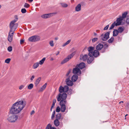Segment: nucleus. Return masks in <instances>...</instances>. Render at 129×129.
<instances>
[{"label":"nucleus","mask_w":129,"mask_h":129,"mask_svg":"<svg viewBox=\"0 0 129 129\" xmlns=\"http://www.w3.org/2000/svg\"><path fill=\"white\" fill-rule=\"evenodd\" d=\"M34 112H35V111H34V110H33V111H32L31 112V113H30V114H31V115H32V114H34Z\"/></svg>","instance_id":"nucleus-57"},{"label":"nucleus","mask_w":129,"mask_h":129,"mask_svg":"<svg viewBox=\"0 0 129 129\" xmlns=\"http://www.w3.org/2000/svg\"><path fill=\"white\" fill-rule=\"evenodd\" d=\"M67 101L63 100H61L59 102V105L60 106L61 111L62 112L65 111L66 109V105L67 104Z\"/></svg>","instance_id":"nucleus-4"},{"label":"nucleus","mask_w":129,"mask_h":129,"mask_svg":"<svg viewBox=\"0 0 129 129\" xmlns=\"http://www.w3.org/2000/svg\"><path fill=\"white\" fill-rule=\"evenodd\" d=\"M39 65V62H37L34 64L33 66V68L34 69H36L37 68Z\"/></svg>","instance_id":"nucleus-27"},{"label":"nucleus","mask_w":129,"mask_h":129,"mask_svg":"<svg viewBox=\"0 0 129 129\" xmlns=\"http://www.w3.org/2000/svg\"><path fill=\"white\" fill-rule=\"evenodd\" d=\"M123 101H120L119 102V103H123Z\"/></svg>","instance_id":"nucleus-64"},{"label":"nucleus","mask_w":129,"mask_h":129,"mask_svg":"<svg viewBox=\"0 0 129 129\" xmlns=\"http://www.w3.org/2000/svg\"><path fill=\"white\" fill-rule=\"evenodd\" d=\"M21 12L22 13H24L26 12V10L24 8L22 9L21 10Z\"/></svg>","instance_id":"nucleus-42"},{"label":"nucleus","mask_w":129,"mask_h":129,"mask_svg":"<svg viewBox=\"0 0 129 129\" xmlns=\"http://www.w3.org/2000/svg\"><path fill=\"white\" fill-rule=\"evenodd\" d=\"M24 87V86L23 85H21L19 86V89L20 90H21Z\"/></svg>","instance_id":"nucleus-48"},{"label":"nucleus","mask_w":129,"mask_h":129,"mask_svg":"<svg viewBox=\"0 0 129 129\" xmlns=\"http://www.w3.org/2000/svg\"><path fill=\"white\" fill-rule=\"evenodd\" d=\"M29 2H30L31 3L32 2L33 0H27Z\"/></svg>","instance_id":"nucleus-60"},{"label":"nucleus","mask_w":129,"mask_h":129,"mask_svg":"<svg viewBox=\"0 0 129 129\" xmlns=\"http://www.w3.org/2000/svg\"><path fill=\"white\" fill-rule=\"evenodd\" d=\"M49 44L51 47H53L54 45L53 41L51 40L49 42Z\"/></svg>","instance_id":"nucleus-36"},{"label":"nucleus","mask_w":129,"mask_h":129,"mask_svg":"<svg viewBox=\"0 0 129 129\" xmlns=\"http://www.w3.org/2000/svg\"><path fill=\"white\" fill-rule=\"evenodd\" d=\"M41 77H39L36 80L35 83V84L36 86H37L41 80Z\"/></svg>","instance_id":"nucleus-23"},{"label":"nucleus","mask_w":129,"mask_h":129,"mask_svg":"<svg viewBox=\"0 0 129 129\" xmlns=\"http://www.w3.org/2000/svg\"><path fill=\"white\" fill-rule=\"evenodd\" d=\"M56 102V100L55 99H54L53 101V102L52 105H55V104Z\"/></svg>","instance_id":"nucleus-51"},{"label":"nucleus","mask_w":129,"mask_h":129,"mask_svg":"<svg viewBox=\"0 0 129 129\" xmlns=\"http://www.w3.org/2000/svg\"><path fill=\"white\" fill-rule=\"evenodd\" d=\"M88 59V55L87 54L83 55L81 54L80 55V59L83 61H85L87 60Z\"/></svg>","instance_id":"nucleus-14"},{"label":"nucleus","mask_w":129,"mask_h":129,"mask_svg":"<svg viewBox=\"0 0 129 129\" xmlns=\"http://www.w3.org/2000/svg\"><path fill=\"white\" fill-rule=\"evenodd\" d=\"M54 124L57 126H58L59 125L60 122L58 120H57V119H56L54 121Z\"/></svg>","instance_id":"nucleus-24"},{"label":"nucleus","mask_w":129,"mask_h":129,"mask_svg":"<svg viewBox=\"0 0 129 129\" xmlns=\"http://www.w3.org/2000/svg\"><path fill=\"white\" fill-rule=\"evenodd\" d=\"M59 51H58L57 52V54H56V55H57L59 54Z\"/></svg>","instance_id":"nucleus-62"},{"label":"nucleus","mask_w":129,"mask_h":129,"mask_svg":"<svg viewBox=\"0 0 129 129\" xmlns=\"http://www.w3.org/2000/svg\"><path fill=\"white\" fill-rule=\"evenodd\" d=\"M71 40H68L67 41L66 43L67 44V45H68V44L71 42Z\"/></svg>","instance_id":"nucleus-52"},{"label":"nucleus","mask_w":129,"mask_h":129,"mask_svg":"<svg viewBox=\"0 0 129 129\" xmlns=\"http://www.w3.org/2000/svg\"><path fill=\"white\" fill-rule=\"evenodd\" d=\"M115 25L116 26V22L115 21L113 23L111 26L109 28V29L111 30L115 26Z\"/></svg>","instance_id":"nucleus-33"},{"label":"nucleus","mask_w":129,"mask_h":129,"mask_svg":"<svg viewBox=\"0 0 129 129\" xmlns=\"http://www.w3.org/2000/svg\"><path fill=\"white\" fill-rule=\"evenodd\" d=\"M14 33L9 31L8 36V40L10 42H11L12 40L13 37Z\"/></svg>","instance_id":"nucleus-12"},{"label":"nucleus","mask_w":129,"mask_h":129,"mask_svg":"<svg viewBox=\"0 0 129 129\" xmlns=\"http://www.w3.org/2000/svg\"><path fill=\"white\" fill-rule=\"evenodd\" d=\"M123 19L122 18V17H121L117 18L116 20L117 22L116 23V26L120 25L121 24V21Z\"/></svg>","instance_id":"nucleus-15"},{"label":"nucleus","mask_w":129,"mask_h":129,"mask_svg":"<svg viewBox=\"0 0 129 129\" xmlns=\"http://www.w3.org/2000/svg\"><path fill=\"white\" fill-rule=\"evenodd\" d=\"M70 71H69L67 74L66 75L67 76H68L69 74L70 73Z\"/></svg>","instance_id":"nucleus-55"},{"label":"nucleus","mask_w":129,"mask_h":129,"mask_svg":"<svg viewBox=\"0 0 129 129\" xmlns=\"http://www.w3.org/2000/svg\"><path fill=\"white\" fill-rule=\"evenodd\" d=\"M54 105H53L52 104V106H51V108L50 110V111H52V109H53V107H54Z\"/></svg>","instance_id":"nucleus-54"},{"label":"nucleus","mask_w":129,"mask_h":129,"mask_svg":"<svg viewBox=\"0 0 129 129\" xmlns=\"http://www.w3.org/2000/svg\"><path fill=\"white\" fill-rule=\"evenodd\" d=\"M66 82L67 85L70 86H72L73 84V83L72 81L70 80L69 78L67 79Z\"/></svg>","instance_id":"nucleus-17"},{"label":"nucleus","mask_w":129,"mask_h":129,"mask_svg":"<svg viewBox=\"0 0 129 129\" xmlns=\"http://www.w3.org/2000/svg\"><path fill=\"white\" fill-rule=\"evenodd\" d=\"M58 96L57 100L58 101H60L61 100L66 101V99L67 97V94L65 93H63L62 94L59 93Z\"/></svg>","instance_id":"nucleus-5"},{"label":"nucleus","mask_w":129,"mask_h":129,"mask_svg":"<svg viewBox=\"0 0 129 129\" xmlns=\"http://www.w3.org/2000/svg\"><path fill=\"white\" fill-rule=\"evenodd\" d=\"M56 110L57 112H59L61 110V108L59 106H58L57 107Z\"/></svg>","instance_id":"nucleus-41"},{"label":"nucleus","mask_w":129,"mask_h":129,"mask_svg":"<svg viewBox=\"0 0 129 129\" xmlns=\"http://www.w3.org/2000/svg\"><path fill=\"white\" fill-rule=\"evenodd\" d=\"M119 32L117 29H114L113 31V36L115 37L117 36Z\"/></svg>","instance_id":"nucleus-25"},{"label":"nucleus","mask_w":129,"mask_h":129,"mask_svg":"<svg viewBox=\"0 0 129 129\" xmlns=\"http://www.w3.org/2000/svg\"><path fill=\"white\" fill-rule=\"evenodd\" d=\"M103 45L101 44L100 43L98 44L96 47V50L98 51L101 50L103 47Z\"/></svg>","instance_id":"nucleus-19"},{"label":"nucleus","mask_w":129,"mask_h":129,"mask_svg":"<svg viewBox=\"0 0 129 129\" xmlns=\"http://www.w3.org/2000/svg\"><path fill=\"white\" fill-rule=\"evenodd\" d=\"M50 129H56L54 127H52V126L51 127V128Z\"/></svg>","instance_id":"nucleus-61"},{"label":"nucleus","mask_w":129,"mask_h":129,"mask_svg":"<svg viewBox=\"0 0 129 129\" xmlns=\"http://www.w3.org/2000/svg\"><path fill=\"white\" fill-rule=\"evenodd\" d=\"M25 102L20 101L14 103L11 108L10 112L13 114H17L19 113L24 107Z\"/></svg>","instance_id":"nucleus-1"},{"label":"nucleus","mask_w":129,"mask_h":129,"mask_svg":"<svg viewBox=\"0 0 129 129\" xmlns=\"http://www.w3.org/2000/svg\"><path fill=\"white\" fill-rule=\"evenodd\" d=\"M47 84L46 83H45L41 88L39 90V92L42 91L43 90H44L46 87Z\"/></svg>","instance_id":"nucleus-26"},{"label":"nucleus","mask_w":129,"mask_h":129,"mask_svg":"<svg viewBox=\"0 0 129 129\" xmlns=\"http://www.w3.org/2000/svg\"><path fill=\"white\" fill-rule=\"evenodd\" d=\"M29 6V5L26 3H25L24 5V7L26 8H28Z\"/></svg>","instance_id":"nucleus-40"},{"label":"nucleus","mask_w":129,"mask_h":129,"mask_svg":"<svg viewBox=\"0 0 129 129\" xmlns=\"http://www.w3.org/2000/svg\"><path fill=\"white\" fill-rule=\"evenodd\" d=\"M53 60H54V59L52 58H51L50 59V60H51V61Z\"/></svg>","instance_id":"nucleus-63"},{"label":"nucleus","mask_w":129,"mask_h":129,"mask_svg":"<svg viewBox=\"0 0 129 129\" xmlns=\"http://www.w3.org/2000/svg\"><path fill=\"white\" fill-rule=\"evenodd\" d=\"M55 111L54 110L53 112V113L52 114V116L51 117V119H53V118H54L55 116Z\"/></svg>","instance_id":"nucleus-38"},{"label":"nucleus","mask_w":129,"mask_h":129,"mask_svg":"<svg viewBox=\"0 0 129 129\" xmlns=\"http://www.w3.org/2000/svg\"><path fill=\"white\" fill-rule=\"evenodd\" d=\"M94 49V47L91 46L89 47L88 48L87 50L89 52L88 55L89 56H96L97 55L95 53H97V54L99 53V51L96 50H94L93 52V51Z\"/></svg>","instance_id":"nucleus-3"},{"label":"nucleus","mask_w":129,"mask_h":129,"mask_svg":"<svg viewBox=\"0 0 129 129\" xmlns=\"http://www.w3.org/2000/svg\"><path fill=\"white\" fill-rule=\"evenodd\" d=\"M66 45H67V44H66V43H64V44H63L62 46L63 47H64V46H66Z\"/></svg>","instance_id":"nucleus-59"},{"label":"nucleus","mask_w":129,"mask_h":129,"mask_svg":"<svg viewBox=\"0 0 129 129\" xmlns=\"http://www.w3.org/2000/svg\"><path fill=\"white\" fill-rule=\"evenodd\" d=\"M64 89V92H67L69 90V87L67 86H65L63 87Z\"/></svg>","instance_id":"nucleus-29"},{"label":"nucleus","mask_w":129,"mask_h":129,"mask_svg":"<svg viewBox=\"0 0 129 129\" xmlns=\"http://www.w3.org/2000/svg\"><path fill=\"white\" fill-rule=\"evenodd\" d=\"M61 117V115L59 113L57 114L56 115V119H57V120H58L60 119Z\"/></svg>","instance_id":"nucleus-30"},{"label":"nucleus","mask_w":129,"mask_h":129,"mask_svg":"<svg viewBox=\"0 0 129 129\" xmlns=\"http://www.w3.org/2000/svg\"><path fill=\"white\" fill-rule=\"evenodd\" d=\"M77 67H78L79 69H82L85 67V64L84 62H81L78 65L77 64Z\"/></svg>","instance_id":"nucleus-16"},{"label":"nucleus","mask_w":129,"mask_h":129,"mask_svg":"<svg viewBox=\"0 0 129 129\" xmlns=\"http://www.w3.org/2000/svg\"><path fill=\"white\" fill-rule=\"evenodd\" d=\"M52 126L51 124L50 123L48 124L47 125L46 129H50Z\"/></svg>","instance_id":"nucleus-39"},{"label":"nucleus","mask_w":129,"mask_h":129,"mask_svg":"<svg viewBox=\"0 0 129 129\" xmlns=\"http://www.w3.org/2000/svg\"><path fill=\"white\" fill-rule=\"evenodd\" d=\"M18 118L17 115H13L9 117L8 118V121L11 122H15Z\"/></svg>","instance_id":"nucleus-10"},{"label":"nucleus","mask_w":129,"mask_h":129,"mask_svg":"<svg viewBox=\"0 0 129 129\" xmlns=\"http://www.w3.org/2000/svg\"><path fill=\"white\" fill-rule=\"evenodd\" d=\"M56 14V13H53L49 14H46L42 15L41 17L43 18H47L50 17L55 15Z\"/></svg>","instance_id":"nucleus-11"},{"label":"nucleus","mask_w":129,"mask_h":129,"mask_svg":"<svg viewBox=\"0 0 129 129\" xmlns=\"http://www.w3.org/2000/svg\"><path fill=\"white\" fill-rule=\"evenodd\" d=\"M109 25H107L104 28V30H107L108 29V27H109Z\"/></svg>","instance_id":"nucleus-47"},{"label":"nucleus","mask_w":129,"mask_h":129,"mask_svg":"<svg viewBox=\"0 0 129 129\" xmlns=\"http://www.w3.org/2000/svg\"><path fill=\"white\" fill-rule=\"evenodd\" d=\"M59 91L60 93L64 92V89L63 87L62 86H60L59 88Z\"/></svg>","instance_id":"nucleus-28"},{"label":"nucleus","mask_w":129,"mask_h":129,"mask_svg":"<svg viewBox=\"0 0 129 129\" xmlns=\"http://www.w3.org/2000/svg\"><path fill=\"white\" fill-rule=\"evenodd\" d=\"M81 5L80 4H78L75 7V10L77 12H79L81 10Z\"/></svg>","instance_id":"nucleus-18"},{"label":"nucleus","mask_w":129,"mask_h":129,"mask_svg":"<svg viewBox=\"0 0 129 129\" xmlns=\"http://www.w3.org/2000/svg\"><path fill=\"white\" fill-rule=\"evenodd\" d=\"M35 78V76L34 75H33L30 78V80L31 81H33Z\"/></svg>","instance_id":"nucleus-53"},{"label":"nucleus","mask_w":129,"mask_h":129,"mask_svg":"<svg viewBox=\"0 0 129 129\" xmlns=\"http://www.w3.org/2000/svg\"><path fill=\"white\" fill-rule=\"evenodd\" d=\"M40 39V36L34 35L29 37L28 40L29 41L31 42H36L39 41Z\"/></svg>","instance_id":"nucleus-6"},{"label":"nucleus","mask_w":129,"mask_h":129,"mask_svg":"<svg viewBox=\"0 0 129 129\" xmlns=\"http://www.w3.org/2000/svg\"><path fill=\"white\" fill-rule=\"evenodd\" d=\"M124 28L123 26L120 27L117 29V30L119 33H122L124 30Z\"/></svg>","instance_id":"nucleus-22"},{"label":"nucleus","mask_w":129,"mask_h":129,"mask_svg":"<svg viewBox=\"0 0 129 129\" xmlns=\"http://www.w3.org/2000/svg\"><path fill=\"white\" fill-rule=\"evenodd\" d=\"M126 22L128 24H129V18H128L126 20Z\"/></svg>","instance_id":"nucleus-50"},{"label":"nucleus","mask_w":129,"mask_h":129,"mask_svg":"<svg viewBox=\"0 0 129 129\" xmlns=\"http://www.w3.org/2000/svg\"><path fill=\"white\" fill-rule=\"evenodd\" d=\"M108 46V45L106 43L104 44V45H103L104 48L105 49L107 48Z\"/></svg>","instance_id":"nucleus-45"},{"label":"nucleus","mask_w":129,"mask_h":129,"mask_svg":"<svg viewBox=\"0 0 129 129\" xmlns=\"http://www.w3.org/2000/svg\"><path fill=\"white\" fill-rule=\"evenodd\" d=\"M93 56H89L87 59V62L89 64L90 63L94 60V58L93 57Z\"/></svg>","instance_id":"nucleus-20"},{"label":"nucleus","mask_w":129,"mask_h":129,"mask_svg":"<svg viewBox=\"0 0 129 129\" xmlns=\"http://www.w3.org/2000/svg\"><path fill=\"white\" fill-rule=\"evenodd\" d=\"M110 33L109 32H108L105 34H102L100 36L101 39L104 41L107 40L109 38Z\"/></svg>","instance_id":"nucleus-7"},{"label":"nucleus","mask_w":129,"mask_h":129,"mask_svg":"<svg viewBox=\"0 0 129 129\" xmlns=\"http://www.w3.org/2000/svg\"><path fill=\"white\" fill-rule=\"evenodd\" d=\"M78 78V76L77 75H74L72 77L71 80L73 82L76 81Z\"/></svg>","instance_id":"nucleus-21"},{"label":"nucleus","mask_w":129,"mask_h":129,"mask_svg":"<svg viewBox=\"0 0 129 129\" xmlns=\"http://www.w3.org/2000/svg\"><path fill=\"white\" fill-rule=\"evenodd\" d=\"M46 58L45 57L43 58L41 60L39 61V63L40 65L42 64L44 61L45 60Z\"/></svg>","instance_id":"nucleus-31"},{"label":"nucleus","mask_w":129,"mask_h":129,"mask_svg":"<svg viewBox=\"0 0 129 129\" xmlns=\"http://www.w3.org/2000/svg\"><path fill=\"white\" fill-rule=\"evenodd\" d=\"M18 18L17 16H16L15 19L11 22L10 24L9 27L10 28V31L14 33L15 31L18 26V24L15 23L18 20Z\"/></svg>","instance_id":"nucleus-2"},{"label":"nucleus","mask_w":129,"mask_h":129,"mask_svg":"<svg viewBox=\"0 0 129 129\" xmlns=\"http://www.w3.org/2000/svg\"><path fill=\"white\" fill-rule=\"evenodd\" d=\"M114 40V38L113 37H111L108 41V42L109 43H112Z\"/></svg>","instance_id":"nucleus-34"},{"label":"nucleus","mask_w":129,"mask_h":129,"mask_svg":"<svg viewBox=\"0 0 129 129\" xmlns=\"http://www.w3.org/2000/svg\"><path fill=\"white\" fill-rule=\"evenodd\" d=\"M8 50L10 52L12 51V48L11 46H9L8 47Z\"/></svg>","instance_id":"nucleus-46"},{"label":"nucleus","mask_w":129,"mask_h":129,"mask_svg":"<svg viewBox=\"0 0 129 129\" xmlns=\"http://www.w3.org/2000/svg\"><path fill=\"white\" fill-rule=\"evenodd\" d=\"M33 84L31 83L30 84L27 86V89H31L33 87Z\"/></svg>","instance_id":"nucleus-32"},{"label":"nucleus","mask_w":129,"mask_h":129,"mask_svg":"<svg viewBox=\"0 0 129 129\" xmlns=\"http://www.w3.org/2000/svg\"><path fill=\"white\" fill-rule=\"evenodd\" d=\"M99 53H98L97 54V53H95V54H96V55H97V56H94V57H97L99 55Z\"/></svg>","instance_id":"nucleus-56"},{"label":"nucleus","mask_w":129,"mask_h":129,"mask_svg":"<svg viewBox=\"0 0 129 129\" xmlns=\"http://www.w3.org/2000/svg\"><path fill=\"white\" fill-rule=\"evenodd\" d=\"M60 5L61 6L63 7L66 8L68 6V5L67 4L63 3H60Z\"/></svg>","instance_id":"nucleus-35"},{"label":"nucleus","mask_w":129,"mask_h":129,"mask_svg":"<svg viewBox=\"0 0 129 129\" xmlns=\"http://www.w3.org/2000/svg\"><path fill=\"white\" fill-rule=\"evenodd\" d=\"M11 60L10 58H7L6 59L5 61V62L7 63H9Z\"/></svg>","instance_id":"nucleus-43"},{"label":"nucleus","mask_w":129,"mask_h":129,"mask_svg":"<svg viewBox=\"0 0 129 129\" xmlns=\"http://www.w3.org/2000/svg\"><path fill=\"white\" fill-rule=\"evenodd\" d=\"M68 94H71V90H69L68 91Z\"/></svg>","instance_id":"nucleus-58"},{"label":"nucleus","mask_w":129,"mask_h":129,"mask_svg":"<svg viewBox=\"0 0 129 129\" xmlns=\"http://www.w3.org/2000/svg\"><path fill=\"white\" fill-rule=\"evenodd\" d=\"M74 55V53H73L69 55L67 58L64 59L61 62V64H62L66 63L72 58Z\"/></svg>","instance_id":"nucleus-9"},{"label":"nucleus","mask_w":129,"mask_h":129,"mask_svg":"<svg viewBox=\"0 0 129 129\" xmlns=\"http://www.w3.org/2000/svg\"><path fill=\"white\" fill-rule=\"evenodd\" d=\"M24 39H22L20 40V44H22L24 43Z\"/></svg>","instance_id":"nucleus-49"},{"label":"nucleus","mask_w":129,"mask_h":129,"mask_svg":"<svg viewBox=\"0 0 129 129\" xmlns=\"http://www.w3.org/2000/svg\"><path fill=\"white\" fill-rule=\"evenodd\" d=\"M74 55V53H73L69 55L67 58L64 59L61 62V64H62L66 63L72 58Z\"/></svg>","instance_id":"nucleus-8"},{"label":"nucleus","mask_w":129,"mask_h":129,"mask_svg":"<svg viewBox=\"0 0 129 129\" xmlns=\"http://www.w3.org/2000/svg\"><path fill=\"white\" fill-rule=\"evenodd\" d=\"M73 73L74 74H77L79 73V74L81 73V71L79 68H78L77 67H76L73 68Z\"/></svg>","instance_id":"nucleus-13"},{"label":"nucleus","mask_w":129,"mask_h":129,"mask_svg":"<svg viewBox=\"0 0 129 129\" xmlns=\"http://www.w3.org/2000/svg\"><path fill=\"white\" fill-rule=\"evenodd\" d=\"M98 39L97 38H94L93 39H92V41L93 43L94 42L96 41H97L98 40Z\"/></svg>","instance_id":"nucleus-44"},{"label":"nucleus","mask_w":129,"mask_h":129,"mask_svg":"<svg viewBox=\"0 0 129 129\" xmlns=\"http://www.w3.org/2000/svg\"><path fill=\"white\" fill-rule=\"evenodd\" d=\"M127 14V13L126 12H125L122 14V16L121 17H122L123 19L124 18H125Z\"/></svg>","instance_id":"nucleus-37"}]
</instances>
